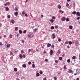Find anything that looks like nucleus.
Wrapping results in <instances>:
<instances>
[{"label": "nucleus", "instance_id": "obj_1", "mask_svg": "<svg viewBox=\"0 0 80 80\" xmlns=\"http://www.w3.org/2000/svg\"><path fill=\"white\" fill-rule=\"evenodd\" d=\"M27 36L28 38L30 39V38H32L34 37V35H33V33H32V32H30L28 34Z\"/></svg>", "mask_w": 80, "mask_h": 80}, {"label": "nucleus", "instance_id": "obj_2", "mask_svg": "<svg viewBox=\"0 0 80 80\" xmlns=\"http://www.w3.org/2000/svg\"><path fill=\"white\" fill-rule=\"evenodd\" d=\"M5 46L7 48H10V44L8 43L5 44Z\"/></svg>", "mask_w": 80, "mask_h": 80}, {"label": "nucleus", "instance_id": "obj_3", "mask_svg": "<svg viewBox=\"0 0 80 80\" xmlns=\"http://www.w3.org/2000/svg\"><path fill=\"white\" fill-rule=\"evenodd\" d=\"M68 70H69V71H68V73H72V74L73 73V72L72 71V69H68Z\"/></svg>", "mask_w": 80, "mask_h": 80}, {"label": "nucleus", "instance_id": "obj_4", "mask_svg": "<svg viewBox=\"0 0 80 80\" xmlns=\"http://www.w3.org/2000/svg\"><path fill=\"white\" fill-rule=\"evenodd\" d=\"M65 20H66V18L65 17H63L61 18V20L63 22H65Z\"/></svg>", "mask_w": 80, "mask_h": 80}, {"label": "nucleus", "instance_id": "obj_5", "mask_svg": "<svg viewBox=\"0 0 80 80\" xmlns=\"http://www.w3.org/2000/svg\"><path fill=\"white\" fill-rule=\"evenodd\" d=\"M80 69H76V74H78V75L79 74H80Z\"/></svg>", "mask_w": 80, "mask_h": 80}, {"label": "nucleus", "instance_id": "obj_6", "mask_svg": "<svg viewBox=\"0 0 80 80\" xmlns=\"http://www.w3.org/2000/svg\"><path fill=\"white\" fill-rule=\"evenodd\" d=\"M75 43L76 44V45H77V46L79 45V42H78V41H77L76 42H75Z\"/></svg>", "mask_w": 80, "mask_h": 80}, {"label": "nucleus", "instance_id": "obj_7", "mask_svg": "<svg viewBox=\"0 0 80 80\" xmlns=\"http://www.w3.org/2000/svg\"><path fill=\"white\" fill-rule=\"evenodd\" d=\"M53 50H51L50 51V55H52L53 54Z\"/></svg>", "mask_w": 80, "mask_h": 80}, {"label": "nucleus", "instance_id": "obj_8", "mask_svg": "<svg viewBox=\"0 0 80 80\" xmlns=\"http://www.w3.org/2000/svg\"><path fill=\"white\" fill-rule=\"evenodd\" d=\"M47 47L48 48L50 47H51V44L49 43H48L47 44Z\"/></svg>", "mask_w": 80, "mask_h": 80}, {"label": "nucleus", "instance_id": "obj_9", "mask_svg": "<svg viewBox=\"0 0 80 80\" xmlns=\"http://www.w3.org/2000/svg\"><path fill=\"white\" fill-rule=\"evenodd\" d=\"M76 15H78V16H80V13L79 12H76Z\"/></svg>", "mask_w": 80, "mask_h": 80}, {"label": "nucleus", "instance_id": "obj_10", "mask_svg": "<svg viewBox=\"0 0 80 80\" xmlns=\"http://www.w3.org/2000/svg\"><path fill=\"white\" fill-rule=\"evenodd\" d=\"M33 30L34 31V32H36L38 30V28H36L34 29H33Z\"/></svg>", "mask_w": 80, "mask_h": 80}, {"label": "nucleus", "instance_id": "obj_11", "mask_svg": "<svg viewBox=\"0 0 80 80\" xmlns=\"http://www.w3.org/2000/svg\"><path fill=\"white\" fill-rule=\"evenodd\" d=\"M58 8H59V9H60V8H62V6H61L59 4L58 6Z\"/></svg>", "mask_w": 80, "mask_h": 80}, {"label": "nucleus", "instance_id": "obj_12", "mask_svg": "<svg viewBox=\"0 0 80 80\" xmlns=\"http://www.w3.org/2000/svg\"><path fill=\"white\" fill-rule=\"evenodd\" d=\"M22 67L23 68H25V67H27V65L25 64H23L22 65Z\"/></svg>", "mask_w": 80, "mask_h": 80}, {"label": "nucleus", "instance_id": "obj_13", "mask_svg": "<svg viewBox=\"0 0 80 80\" xmlns=\"http://www.w3.org/2000/svg\"><path fill=\"white\" fill-rule=\"evenodd\" d=\"M52 35L53 36V37H52L53 39L54 38H55V34H54V33L52 34Z\"/></svg>", "mask_w": 80, "mask_h": 80}, {"label": "nucleus", "instance_id": "obj_14", "mask_svg": "<svg viewBox=\"0 0 80 80\" xmlns=\"http://www.w3.org/2000/svg\"><path fill=\"white\" fill-rule=\"evenodd\" d=\"M60 53H61L60 50L59 49L58 50V52L57 53V54H58V55H59V54H60Z\"/></svg>", "mask_w": 80, "mask_h": 80}, {"label": "nucleus", "instance_id": "obj_15", "mask_svg": "<svg viewBox=\"0 0 80 80\" xmlns=\"http://www.w3.org/2000/svg\"><path fill=\"white\" fill-rule=\"evenodd\" d=\"M50 21L51 22V23H53V22H54V20L53 19H51L50 20Z\"/></svg>", "mask_w": 80, "mask_h": 80}, {"label": "nucleus", "instance_id": "obj_16", "mask_svg": "<svg viewBox=\"0 0 80 80\" xmlns=\"http://www.w3.org/2000/svg\"><path fill=\"white\" fill-rule=\"evenodd\" d=\"M63 68L64 70H67V66H66V65H64L63 67Z\"/></svg>", "mask_w": 80, "mask_h": 80}, {"label": "nucleus", "instance_id": "obj_17", "mask_svg": "<svg viewBox=\"0 0 80 80\" xmlns=\"http://www.w3.org/2000/svg\"><path fill=\"white\" fill-rule=\"evenodd\" d=\"M17 70H18L17 69V68H14V72H17Z\"/></svg>", "mask_w": 80, "mask_h": 80}, {"label": "nucleus", "instance_id": "obj_18", "mask_svg": "<svg viewBox=\"0 0 80 80\" xmlns=\"http://www.w3.org/2000/svg\"><path fill=\"white\" fill-rule=\"evenodd\" d=\"M15 30L16 31H17L18 29V27H15Z\"/></svg>", "mask_w": 80, "mask_h": 80}, {"label": "nucleus", "instance_id": "obj_19", "mask_svg": "<svg viewBox=\"0 0 80 80\" xmlns=\"http://www.w3.org/2000/svg\"><path fill=\"white\" fill-rule=\"evenodd\" d=\"M6 11H8L9 10V8L8 7H5Z\"/></svg>", "mask_w": 80, "mask_h": 80}, {"label": "nucleus", "instance_id": "obj_20", "mask_svg": "<svg viewBox=\"0 0 80 80\" xmlns=\"http://www.w3.org/2000/svg\"><path fill=\"white\" fill-rule=\"evenodd\" d=\"M11 23L12 24H14V23H15V21H14V20H11Z\"/></svg>", "mask_w": 80, "mask_h": 80}, {"label": "nucleus", "instance_id": "obj_21", "mask_svg": "<svg viewBox=\"0 0 80 80\" xmlns=\"http://www.w3.org/2000/svg\"><path fill=\"white\" fill-rule=\"evenodd\" d=\"M50 28L51 30H53V29L55 28L54 27V26H52Z\"/></svg>", "mask_w": 80, "mask_h": 80}, {"label": "nucleus", "instance_id": "obj_22", "mask_svg": "<svg viewBox=\"0 0 80 80\" xmlns=\"http://www.w3.org/2000/svg\"><path fill=\"white\" fill-rule=\"evenodd\" d=\"M54 27L56 29H58V26L56 25Z\"/></svg>", "mask_w": 80, "mask_h": 80}, {"label": "nucleus", "instance_id": "obj_23", "mask_svg": "<svg viewBox=\"0 0 80 80\" xmlns=\"http://www.w3.org/2000/svg\"><path fill=\"white\" fill-rule=\"evenodd\" d=\"M76 12L75 11H74L72 13V14H73V15H75V14H76Z\"/></svg>", "mask_w": 80, "mask_h": 80}, {"label": "nucleus", "instance_id": "obj_24", "mask_svg": "<svg viewBox=\"0 0 80 80\" xmlns=\"http://www.w3.org/2000/svg\"><path fill=\"white\" fill-rule=\"evenodd\" d=\"M36 75L37 77H39V76H40V74H39V73H38L37 74H36Z\"/></svg>", "mask_w": 80, "mask_h": 80}, {"label": "nucleus", "instance_id": "obj_25", "mask_svg": "<svg viewBox=\"0 0 80 80\" xmlns=\"http://www.w3.org/2000/svg\"><path fill=\"white\" fill-rule=\"evenodd\" d=\"M19 32L20 34H22V31L20 30H19Z\"/></svg>", "mask_w": 80, "mask_h": 80}, {"label": "nucleus", "instance_id": "obj_26", "mask_svg": "<svg viewBox=\"0 0 80 80\" xmlns=\"http://www.w3.org/2000/svg\"><path fill=\"white\" fill-rule=\"evenodd\" d=\"M54 47H55V46H54V45L52 44L51 46V48H54Z\"/></svg>", "mask_w": 80, "mask_h": 80}, {"label": "nucleus", "instance_id": "obj_27", "mask_svg": "<svg viewBox=\"0 0 80 80\" xmlns=\"http://www.w3.org/2000/svg\"><path fill=\"white\" fill-rule=\"evenodd\" d=\"M14 15L16 16H17L18 15V12H16L14 13Z\"/></svg>", "mask_w": 80, "mask_h": 80}, {"label": "nucleus", "instance_id": "obj_28", "mask_svg": "<svg viewBox=\"0 0 80 80\" xmlns=\"http://www.w3.org/2000/svg\"><path fill=\"white\" fill-rule=\"evenodd\" d=\"M19 57L21 58H22V57H23V56H22V54H20V55H19Z\"/></svg>", "mask_w": 80, "mask_h": 80}, {"label": "nucleus", "instance_id": "obj_29", "mask_svg": "<svg viewBox=\"0 0 80 80\" xmlns=\"http://www.w3.org/2000/svg\"><path fill=\"white\" fill-rule=\"evenodd\" d=\"M52 19H53L54 20H55L56 19L55 17L54 16H52Z\"/></svg>", "mask_w": 80, "mask_h": 80}, {"label": "nucleus", "instance_id": "obj_30", "mask_svg": "<svg viewBox=\"0 0 80 80\" xmlns=\"http://www.w3.org/2000/svg\"><path fill=\"white\" fill-rule=\"evenodd\" d=\"M15 11L17 12V11H18V8H17V7H15Z\"/></svg>", "mask_w": 80, "mask_h": 80}, {"label": "nucleus", "instance_id": "obj_31", "mask_svg": "<svg viewBox=\"0 0 80 80\" xmlns=\"http://www.w3.org/2000/svg\"><path fill=\"white\" fill-rule=\"evenodd\" d=\"M67 62L68 63H70V59H68L67 60Z\"/></svg>", "mask_w": 80, "mask_h": 80}, {"label": "nucleus", "instance_id": "obj_32", "mask_svg": "<svg viewBox=\"0 0 80 80\" xmlns=\"http://www.w3.org/2000/svg\"><path fill=\"white\" fill-rule=\"evenodd\" d=\"M13 37V36H12V34H10V35L9 36V38H12Z\"/></svg>", "mask_w": 80, "mask_h": 80}, {"label": "nucleus", "instance_id": "obj_33", "mask_svg": "<svg viewBox=\"0 0 80 80\" xmlns=\"http://www.w3.org/2000/svg\"><path fill=\"white\" fill-rule=\"evenodd\" d=\"M68 43L69 45H72V42L71 41H69Z\"/></svg>", "mask_w": 80, "mask_h": 80}, {"label": "nucleus", "instance_id": "obj_34", "mask_svg": "<svg viewBox=\"0 0 80 80\" xmlns=\"http://www.w3.org/2000/svg\"><path fill=\"white\" fill-rule=\"evenodd\" d=\"M10 54L11 55H13V56H14V55H13V53L12 52H10Z\"/></svg>", "mask_w": 80, "mask_h": 80}, {"label": "nucleus", "instance_id": "obj_35", "mask_svg": "<svg viewBox=\"0 0 80 80\" xmlns=\"http://www.w3.org/2000/svg\"><path fill=\"white\" fill-rule=\"evenodd\" d=\"M69 27L70 29H72L73 28V27L72 26H70Z\"/></svg>", "mask_w": 80, "mask_h": 80}, {"label": "nucleus", "instance_id": "obj_36", "mask_svg": "<svg viewBox=\"0 0 80 80\" xmlns=\"http://www.w3.org/2000/svg\"><path fill=\"white\" fill-rule=\"evenodd\" d=\"M68 43V41L65 42V45H67Z\"/></svg>", "mask_w": 80, "mask_h": 80}, {"label": "nucleus", "instance_id": "obj_37", "mask_svg": "<svg viewBox=\"0 0 80 80\" xmlns=\"http://www.w3.org/2000/svg\"><path fill=\"white\" fill-rule=\"evenodd\" d=\"M32 68H35V64H33L32 65Z\"/></svg>", "mask_w": 80, "mask_h": 80}, {"label": "nucleus", "instance_id": "obj_38", "mask_svg": "<svg viewBox=\"0 0 80 80\" xmlns=\"http://www.w3.org/2000/svg\"><path fill=\"white\" fill-rule=\"evenodd\" d=\"M55 62L56 63H58V61L57 60H55Z\"/></svg>", "mask_w": 80, "mask_h": 80}, {"label": "nucleus", "instance_id": "obj_39", "mask_svg": "<svg viewBox=\"0 0 80 80\" xmlns=\"http://www.w3.org/2000/svg\"><path fill=\"white\" fill-rule=\"evenodd\" d=\"M59 60H62V57H59Z\"/></svg>", "mask_w": 80, "mask_h": 80}, {"label": "nucleus", "instance_id": "obj_40", "mask_svg": "<svg viewBox=\"0 0 80 80\" xmlns=\"http://www.w3.org/2000/svg\"><path fill=\"white\" fill-rule=\"evenodd\" d=\"M21 42L22 43H24L25 42V41H24V40H21Z\"/></svg>", "mask_w": 80, "mask_h": 80}, {"label": "nucleus", "instance_id": "obj_41", "mask_svg": "<svg viewBox=\"0 0 80 80\" xmlns=\"http://www.w3.org/2000/svg\"><path fill=\"white\" fill-rule=\"evenodd\" d=\"M66 22H68V21H69V18H66Z\"/></svg>", "mask_w": 80, "mask_h": 80}, {"label": "nucleus", "instance_id": "obj_42", "mask_svg": "<svg viewBox=\"0 0 80 80\" xmlns=\"http://www.w3.org/2000/svg\"><path fill=\"white\" fill-rule=\"evenodd\" d=\"M26 32H27V31H26V30H24L23 32V33H26Z\"/></svg>", "mask_w": 80, "mask_h": 80}, {"label": "nucleus", "instance_id": "obj_43", "mask_svg": "<svg viewBox=\"0 0 80 80\" xmlns=\"http://www.w3.org/2000/svg\"><path fill=\"white\" fill-rule=\"evenodd\" d=\"M76 58V57L75 56H73L72 57V59H75Z\"/></svg>", "mask_w": 80, "mask_h": 80}, {"label": "nucleus", "instance_id": "obj_44", "mask_svg": "<svg viewBox=\"0 0 80 80\" xmlns=\"http://www.w3.org/2000/svg\"><path fill=\"white\" fill-rule=\"evenodd\" d=\"M21 52L22 53H24V51L23 50H21Z\"/></svg>", "mask_w": 80, "mask_h": 80}, {"label": "nucleus", "instance_id": "obj_45", "mask_svg": "<svg viewBox=\"0 0 80 80\" xmlns=\"http://www.w3.org/2000/svg\"><path fill=\"white\" fill-rule=\"evenodd\" d=\"M30 52H31V49H29L28 50V53H30Z\"/></svg>", "mask_w": 80, "mask_h": 80}, {"label": "nucleus", "instance_id": "obj_46", "mask_svg": "<svg viewBox=\"0 0 80 80\" xmlns=\"http://www.w3.org/2000/svg\"><path fill=\"white\" fill-rule=\"evenodd\" d=\"M66 7H69V4H68V3L66 4Z\"/></svg>", "mask_w": 80, "mask_h": 80}, {"label": "nucleus", "instance_id": "obj_47", "mask_svg": "<svg viewBox=\"0 0 80 80\" xmlns=\"http://www.w3.org/2000/svg\"><path fill=\"white\" fill-rule=\"evenodd\" d=\"M7 17L8 18H10V15H8Z\"/></svg>", "mask_w": 80, "mask_h": 80}, {"label": "nucleus", "instance_id": "obj_48", "mask_svg": "<svg viewBox=\"0 0 80 80\" xmlns=\"http://www.w3.org/2000/svg\"><path fill=\"white\" fill-rule=\"evenodd\" d=\"M24 16H25V17H28V14H27V13H25V14Z\"/></svg>", "mask_w": 80, "mask_h": 80}, {"label": "nucleus", "instance_id": "obj_49", "mask_svg": "<svg viewBox=\"0 0 80 80\" xmlns=\"http://www.w3.org/2000/svg\"><path fill=\"white\" fill-rule=\"evenodd\" d=\"M54 79L55 80H57V77H55L54 78Z\"/></svg>", "mask_w": 80, "mask_h": 80}, {"label": "nucleus", "instance_id": "obj_50", "mask_svg": "<svg viewBox=\"0 0 80 80\" xmlns=\"http://www.w3.org/2000/svg\"><path fill=\"white\" fill-rule=\"evenodd\" d=\"M6 3L7 4V5H8L10 4V2H6Z\"/></svg>", "mask_w": 80, "mask_h": 80}, {"label": "nucleus", "instance_id": "obj_51", "mask_svg": "<svg viewBox=\"0 0 80 80\" xmlns=\"http://www.w3.org/2000/svg\"><path fill=\"white\" fill-rule=\"evenodd\" d=\"M39 73L40 74H41V75H42V74H43V72L42 71H40Z\"/></svg>", "mask_w": 80, "mask_h": 80}, {"label": "nucleus", "instance_id": "obj_52", "mask_svg": "<svg viewBox=\"0 0 80 80\" xmlns=\"http://www.w3.org/2000/svg\"><path fill=\"white\" fill-rule=\"evenodd\" d=\"M31 63H32V62H28V64H29V65H31Z\"/></svg>", "mask_w": 80, "mask_h": 80}, {"label": "nucleus", "instance_id": "obj_53", "mask_svg": "<svg viewBox=\"0 0 80 80\" xmlns=\"http://www.w3.org/2000/svg\"><path fill=\"white\" fill-rule=\"evenodd\" d=\"M16 35H17L16 36V37H17V38H18V36H19V35H18L17 34H16Z\"/></svg>", "mask_w": 80, "mask_h": 80}, {"label": "nucleus", "instance_id": "obj_54", "mask_svg": "<svg viewBox=\"0 0 80 80\" xmlns=\"http://www.w3.org/2000/svg\"><path fill=\"white\" fill-rule=\"evenodd\" d=\"M25 13V12H24V11L22 12V15H24Z\"/></svg>", "mask_w": 80, "mask_h": 80}, {"label": "nucleus", "instance_id": "obj_55", "mask_svg": "<svg viewBox=\"0 0 80 80\" xmlns=\"http://www.w3.org/2000/svg\"><path fill=\"white\" fill-rule=\"evenodd\" d=\"M58 41L59 42H61V39H60V38H59V39H58Z\"/></svg>", "mask_w": 80, "mask_h": 80}, {"label": "nucleus", "instance_id": "obj_56", "mask_svg": "<svg viewBox=\"0 0 80 80\" xmlns=\"http://www.w3.org/2000/svg\"><path fill=\"white\" fill-rule=\"evenodd\" d=\"M80 17H79L77 18V20H79V19H80Z\"/></svg>", "mask_w": 80, "mask_h": 80}, {"label": "nucleus", "instance_id": "obj_57", "mask_svg": "<svg viewBox=\"0 0 80 80\" xmlns=\"http://www.w3.org/2000/svg\"><path fill=\"white\" fill-rule=\"evenodd\" d=\"M0 45H1V46H2L3 45V44L2 43V42H0Z\"/></svg>", "mask_w": 80, "mask_h": 80}, {"label": "nucleus", "instance_id": "obj_58", "mask_svg": "<svg viewBox=\"0 0 80 80\" xmlns=\"http://www.w3.org/2000/svg\"><path fill=\"white\" fill-rule=\"evenodd\" d=\"M45 62H48V59H45Z\"/></svg>", "mask_w": 80, "mask_h": 80}, {"label": "nucleus", "instance_id": "obj_59", "mask_svg": "<svg viewBox=\"0 0 80 80\" xmlns=\"http://www.w3.org/2000/svg\"><path fill=\"white\" fill-rule=\"evenodd\" d=\"M4 5H5V7H6L7 6V3H6L5 4H4Z\"/></svg>", "mask_w": 80, "mask_h": 80}, {"label": "nucleus", "instance_id": "obj_60", "mask_svg": "<svg viewBox=\"0 0 80 80\" xmlns=\"http://www.w3.org/2000/svg\"><path fill=\"white\" fill-rule=\"evenodd\" d=\"M23 57L24 58H25V57H26L25 56V55L24 54V55H23Z\"/></svg>", "mask_w": 80, "mask_h": 80}, {"label": "nucleus", "instance_id": "obj_61", "mask_svg": "<svg viewBox=\"0 0 80 80\" xmlns=\"http://www.w3.org/2000/svg\"><path fill=\"white\" fill-rule=\"evenodd\" d=\"M62 10H60L59 11V12H60V13H61V12H62Z\"/></svg>", "mask_w": 80, "mask_h": 80}, {"label": "nucleus", "instance_id": "obj_62", "mask_svg": "<svg viewBox=\"0 0 80 80\" xmlns=\"http://www.w3.org/2000/svg\"><path fill=\"white\" fill-rule=\"evenodd\" d=\"M65 54H63L62 55V57H65Z\"/></svg>", "mask_w": 80, "mask_h": 80}, {"label": "nucleus", "instance_id": "obj_63", "mask_svg": "<svg viewBox=\"0 0 80 80\" xmlns=\"http://www.w3.org/2000/svg\"><path fill=\"white\" fill-rule=\"evenodd\" d=\"M43 80H47L46 78H43Z\"/></svg>", "mask_w": 80, "mask_h": 80}, {"label": "nucleus", "instance_id": "obj_64", "mask_svg": "<svg viewBox=\"0 0 80 80\" xmlns=\"http://www.w3.org/2000/svg\"><path fill=\"white\" fill-rule=\"evenodd\" d=\"M16 80H20V79H18V78H16Z\"/></svg>", "mask_w": 80, "mask_h": 80}]
</instances>
